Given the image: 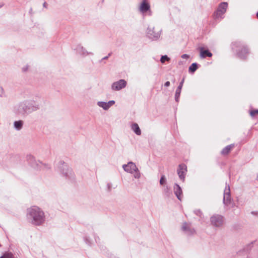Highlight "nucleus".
<instances>
[{"instance_id": "nucleus-1", "label": "nucleus", "mask_w": 258, "mask_h": 258, "mask_svg": "<svg viewBox=\"0 0 258 258\" xmlns=\"http://www.w3.org/2000/svg\"><path fill=\"white\" fill-rule=\"evenodd\" d=\"M39 109V105L34 99H27L19 102L14 107L18 115H26Z\"/></svg>"}, {"instance_id": "nucleus-2", "label": "nucleus", "mask_w": 258, "mask_h": 258, "mask_svg": "<svg viewBox=\"0 0 258 258\" xmlns=\"http://www.w3.org/2000/svg\"><path fill=\"white\" fill-rule=\"evenodd\" d=\"M26 216L29 221L34 225H42L45 222L44 212L38 206H33L28 208Z\"/></svg>"}, {"instance_id": "nucleus-3", "label": "nucleus", "mask_w": 258, "mask_h": 258, "mask_svg": "<svg viewBox=\"0 0 258 258\" xmlns=\"http://www.w3.org/2000/svg\"><path fill=\"white\" fill-rule=\"evenodd\" d=\"M146 34L147 37L152 41L158 40L162 34V30L153 25H149L147 28Z\"/></svg>"}, {"instance_id": "nucleus-4", "label": "nucleus", "mask_w": 258, "mask_h": 258, "mask_svg": "<svg viewBox=\"0 0 258 258\" xmlns=\"http://www.w3.org/2000/svg\"><path fill=\"white\" fill-rule=\"evenodd\" d=\"M57 170L61 176L66 178H71L74 174L72 169L63 161L59 162Z\"/></svg>"}, {"instance_id": "nucleus-5", "label": "nucleus", "mask_w": 258, "mask_h": 258, "mask_svg": "<svg viewBox=\"0 0 258 258\" xmlns=\"http://www.w3.org/2000/svg\"><path fill=\"white\" fill-rule=\"evenodd\" d=\"M124 171L128 173L134 175L135 179H139L141 176V173L137 165L133 162H128L127 164L122 165Z\"/></svg>"}, {"instance_id": "nucleus-6", "label": "nucleus", "mask_w": 258, "mask_h": 258, "mask_svg": "<svg viewBox=\"0 0 258 258\" xmlns=\"http://www.w3.org/2000/svg\"><path fill=\"white\" fill-rule=\"evenodd\" d=\"M138 10L143 16H151L153 14L150 4L147 0H142L139 4Z\"/></svg>"}, {"instance_id": "nucleus-7", "label": "nucleus", "mask_w": 258, "mask_h": 258, "mask_svg": "<svg viewBox=\"0 0 258 258\" xmlns=\"http://www.w3.org/2000/svg\"><path fill=\"white\" fill-rule=\"evenodd\" d=\"M223 204L227 208H232L235 206V204L231 199L230 189L229 185H226L223 194Z\"/></svg>"}, {"instance_id": "nucleus-8", "label": "nucleus", "mask_w": 258, "mask_h": 258, "mask_svg": "<svg viewBox=\"0 0 258 258\" xmlns=\"http://www.w3.org/2000/svg\"><path fill=\"white\" fill-rule=\"evenodd\" d=\"M228 7V3L222 2L220 3L214 13V18L216 20H221L224 18V15L226 13Z\"/></svg>"}, {"instance_id": "nucleus-9", "label": "nucleus", "mask_w": 258, "mask_h": 258, "mask_svg": "<svg viewBox=\"0 0 258 258\" xmlns=\"http://www.w3.org/2000/svg\"><path fill=\"white\" fill-rule=\"evenodd\" d=\"M224 222V219L222 215L215 214L210 217L211 224L215 227H221L223 225Z\"/></svg>"}, {"instance_id": "nucleus-10", "label": "nucleus", "mask_w": 258, "mask_h": 258, "mask_svg": "<svg viewBox=\"0 0 258 258\" xmlns=\"http://www.w3.org/2000/svg\"><path fill=\"white\" fill-rule=\"evenodd\" d=\"M127 85V82L124 79H120L113 82L111 84L110 88L112 91H119L125 88Z\"/></svg>"}, {"instance_id": "nucleus-11", "label": "nucleus", "mask_w": 258, "mask_h": 258, "mask_svg": "<svg viewBox=\"0 0 258 258\" xmlns=\"http://www.w3.org/2000/svg\"><path fill=\"white\" fill-rule=\"evenodd\" d=\"M181 231L187 236H192L196 233V230L190 223L183 222L181 226Z\"/></svg>"}, {"instance_id": "nucleus-12", "label": "nucleus", "mask_w": 258, "mask_h": 258, "mask_svg": "<svg viewBox=\"0 0 258 258\" xmlns=\"http://www.w3.org/2000/svg\"><path fill=\"white\" fill-rule=\"evenodd\" d=\"M115 103L114 100H111L108 101H98L96 104L97 106L102 108L104 111H108Z\"/></svg>"}, {"instance_id": "nucleus-13", "label": "nucleus", "mask_w": 258, "mask_h": 258, "mask_svg": "<svg viewBox=\"0 0 258 258\" xmlns=\"http://www.w3.org/2000/svg\"><path fill=\"white\" fill-rule=\"evenodd\" d=\"M74 50L76 51V52L79 54L80 55L86 57L87 56L90 55H93V53L91 52L88 51L85 47H84L81 44H78L76 46Z\"/></svg>"}, {"instance_id": "nucleus-14", "label": "nucleus", "mask_w": 258, "mask_h": 258, "mask_svg": "<svg viewBox=\"0 0 258 258\" xmlns=\"http://www.w3.org/2000/svg\"><path fill=\"white\" fill-rule=\"evenodd\" d=\"M177 172L180 179L182 181H184L185 180V175L187 172L186 166L184 164L179 165L177 169Z\"/></svg>"}, {"instance_id": "nucleus-15", "label": "nucleus", "mask_w": 258, "mask_h": 258, "mask_svg": "<svg viewBox=\"0 0 258 258\" xmlns=\"http://www.w3.org/2000/svg\"><path fill=\"white\" fill-rule=\"evenodd\" d=\"M173 191L177 198L181 201L182 198V190L181 187L177 183H174L173 185Z\"/></svg>"}, {"instance_id": "nucleus-16", "label": "nucleus", "mask_w": 258, "mask_h": 258, "mask_svg": "<svg viewBox=\"0 0 258 258\" xmlns=\"http://www.w3.org/2000/svg\"><path fill=\"white\" fill-rule=\"evenodd\" d=\"M238 56L242 59H244L246 57L248 54V49L247 47L243 46L241 50L237 53Z\"/></svg>"}, {"instance_id": "nucleus-17", "label": "nucleus", "mask_w": 258, "mask_h": 258, "mask_svg": "<svg viewBox=\"0 0 258 258\" xmlns=\"http://www.w3.org/2000/svg\"><path fill=\"white\" fill-rule=\"evenodd\" d=\"M199 50L200 51V56L202 58H204L206 57H211L212 53L210 52L208 50H205L203 47H200Z\"/></svg>"}, {"instance_id": "nucleus-18", "label": "nucleus", "mask_w": 258, "mask_h": 258, "mask_svg": "<svg viewBox=\"0 0 258 258\" xmlns=\"http://www.w3.org/2000/svg\"><path fill=\"white\" fill-rule=\"evenodd\" d=\"M132 131L137 136H140L142 134L141 130L137 123H133L131 125Z\"/></svg>"}, {"instance_id": "nucleus-19", "label": "nucleus", "mask_w": 258, "mask_h": 258, "mask_svg": "<svg viewBox=\"0 0 258 258\" xmlns=\"http://www.w3.org/2000/svg\"><path fill=\"white\" fill-rule=\"evenodd\" d=\"M24 121L21 120L15 121L14 122V127L16 131H20L23 128Z\"/></svg>"}, {"instance_id": "nucleus-20", "label": "nucleus", "mask_w": 258, "mask_h": 258, "mask_svg": "<svg viewBox=\"0 0 258 258\" xmlns=\"http://www.w3.org/2000/svg\"><path fill=\"white\" fill-rule=\"evenodd\" d=\"M84 239L85 243L88 245L92 246L94 243V240L91 236H86Z\"/></svg>"}, {"instance_id": "nucleus-21", "label": "nucleus", "mask_w": 258, "mask_h": 258, "mask_svg": "<svg viewBox=\"0 0 258 258\" xmlns=\"http://www.w3.org/2000/svg\"><path fill=\"white\" fill-rule=\"evenodd\" d=\"M234 147V145L231 144L228 146H227L226 147H225L222 151H221V154L223 155H227L232 148Z\"/></svg>"}, {"instance_id": "nucleus-22", "label": "nucleus", "mask_w": 258, "mask_h": 258, "mask_svg": "<svg viewBox=\"0 0 258 258\" xmlns=\"http://www.w3.org/2000/svg\"><path fill=\"white\" fill-rule=\"evenodd\" d=\"M159 182H160V184L161 185L164 186L165 185H167L166 184V182H167L166 178L164 175H162L161 176L160 181H159Z\"/></svg>"}, {"instance_id": "nucleus-23", "label": "nucleus", "mask_w": 258, "mask_h": 258, "mask_svg": "<svg viewBox=\"0 0 258 258\" xmlns=\"http://www.w3.org/2000/svg\"><path fill=\"white\" fill-rule=\"evenodd\" d=\"M197 64L196 63H193L189 67V72L194 73L197 70Z\"/></svg>"}, {"instance_id": "nucleus-24", "label": "nucleus", "mask_w": 258, "mask_h": 258, "mask_svg": "<svg viewBox=\"0 0 258 258\" xmlns=\"http://www.w3.org/2000/svg\"><path fill=\"white\" fill-rule=\"evenodd\" d=\"M181 89H180V88H177L176 90V92H175V100L176 102H178V100H179V96H180V93H181Z\"/></svg>"}, {"instance_id": "nucleus-25", "label": "nucleus", "mask_w": 258, "mask_h": 258, "mask_svg": "<svg viewBox=\"0 0 258 258\" xmlns=\"http://www.w3.org/2000/svg\"><path fill=\"white\" fill-rule=\"evenodd\" d=\"M163 191L165 194L169 195L170 194V187L167 185L163 186Z\"/></svg>"}, {"instance_id": "nucleus-26", "label": "nucleus", "mask_w": 258, "mask_h": 258, "mask_svg": "<svg viewBox=\"0 0 258 258\" xmlns=\"http://www.w3.org/2000/svg\"><path fill=\"white\" fill-rule=\"evenodd\" d=\"M170 58L166 55H163L160 58V61L161 63H164L166 61H169Z\"/></svg>"}, {"instance_id": "nucleus-27", "label": "nucleus", "mask_w": 258, "mask_h": 258, "mask_svg": "<svg viewBox=\"0 0 258 258\" xmlns=\"http://www.w3.org/2000/svg\"><path fill=\"white\" fill-rule=\"evenodd\" d=\"M0 97L2 98H6L7 97L4 88L1 86H0Z\"/></svg>"}, {"instance_id": "nucleus-28", "label": "nucleus", "mask_w": 258, "mask_h": 258, "mask_svg": "<svg viewBox=\"0 0 258 258\" xmlns=\"http://www.w3.org/2000/svg\"><path fill=\"white\" fill-rule=\"evenodd\" d=\"M0 258H13V255L12 253H6Z\"/></svg>"}, {"instance_id": "nucleus-29", "label": "nucleus", "mask_w": 258, "mask_h": 258, "mask_svg": "<svg viewBox=\"0 0 258 258\" xmlns=\"http://www.w3.org/2000/svg\"><path fill=\"white\" fill-rule=\"evenodd\" d=\"M249 114L251 117H254L255 115H258V109L250 110Z\"/></svg>"}, {"instance_id": "nucleus-30", "label": "nucleus", "mask_w": 258, "mask_h": 258, "mask_svg": "<svg viewBox=\"0 0 258 258\" xmlns=\"http://www.w3.org/2000/svg\"><path fill=\"white\" fill-rule=\"evenodd\" d=\"M29 68H30V66H29V65H28V64H26V65L24 66L22 68V71L23 73L27 72L29 71Z\"/></svg>"}, {"instance_id": "nucleus-31", "label": "nucleus", "mask_w": 258, "mask_h": 258, "mask_svg": "<svg viewBox=\"0 0 258 258\" xmlns=\"http://www.w3.org/2000/svg\"><path fill=\"white\" fill-rule=\"evenodd\" d=\"M113 185L111 183H108L107 184V188L108 191H110L113 188Z\"/></svg>"}, {"instance_id": "nucleus-32", "label": "nucleus", "mask_w": 258, "mask_h": 258, "mask_svg": "<svg viewBox=\"0 0 258 258\" xmlns=\"http://www.w3.org/2000/svg\"><path fill=\"white\" fill-rule=\"evenodd\" d=\"M181 57L183 59H188L189 56L188 54H184L181 55Z\"/></svg>"}, {"instance_id": "nucleus-33", "label": "nucleus", "mask_w": 258, "mask_h": 258, "mask_svg": "<svg viewBox=\"0 0 258 258\" xmlns=\"http://www.w3.org/2000/svg\"><path fill=\"white\" fill-rule=\"evenodd\" d=\"M183 82H184V79H182V80L180 83V84H179L178 87H177V88H180V89L181 90L182 86H183Z\"/></svg>"}, {"instance_id": "nucleus-34", "label": "nucleus", "mask_w": 258, "mask_h": 258, "mask_svg": "<svg viewBox=\"0 0 258 258\" xmlns=\"http://www.w3.org/2000/svg\"><path fill=\"white\" fill-rule=\"evenodd\" d=\"M170 82H169V81H167V82L165 83L164 85H165V87H168V86L170 85Z\"/></svg>"}, {"instance_id": "nucleus-35", "label": "nucleus", "mask_w": 258, "mask_h": 258, "mask_svg": "<svg viewBox=\"0 0 258 258\" xmlns=\"http://www.w3.org/2000/svg\"><path fill=\"white\" fill-rule=\"evenodd\" d=\"M197 215H200V214H201V211L200 210H197L196 211H195Z\"/></svg>"}, {"instance_id": "nucleus-36", "label": "nucleus", "mask_w": 258, "mask_h": 258, "mask_svg": "<svg viewBox=\"0 0 258 258\" xmlns=\"http://www.w3.org/2000/svg\"><path fill=\"white\" fill-rule=\"evenodd\" d=\"M4 6V4L3 2H0V9Z\"/></svg>"}, {"instance_id": "nucleus-37", "label": "nucleus", "mask_w": 258, "mask_h": 258, "mask_svg": "<svg viewBox=\"0 0 258 258\" xmlns=\"http://www.w3.org/2000/svg\"><path fill=\"white\" fill-rule=\"evenodd\" d=\"M110 54L109 53V54H108V56H105V57H103V59H107V58H108L109 56H110Z\"/></svg>"}, {"instance_id": "nucleus-38", "label": "nucleus", "mask_w": 258, "mask_h": 258, "mask_svg": "<svg viewBox=\"0 0 258 258\" xmlns=\"http://www.w3.org/2000/svg\"><path fill=\"white\" fill-rule=\"evenodd\" d=\"M45 4H46V3H44V4H43L44 7H45Z\"/></svg>"}, {"instance_id": "nucleus-39", "label": "nucleus", "mask_w": 258, "mask_h": 258, "mask_svg": "<svg viewBox=\"0 0 258 258\" xmlns=\"http://www.w3.org/2000/svg\"><path fill=\"white\" fill-rule=\"evenodd\" d=\"M256 16H257V18H258V12H257V14H256Z\"/></svg>"}, {"instance_id": "nucleus-40", "label": "nucleus", "mask_w": 258, "mask_h": 258, "mask_svg": "<svg viewBox=\"0 0 258 258\" xmlns=\"http://www.w3.org/2000/svg\"><path fill=\"white\" fill-rule=\"evenodd\" d=\"M257 179H258V174H257Z\"/></svg>"}]
</instances>
